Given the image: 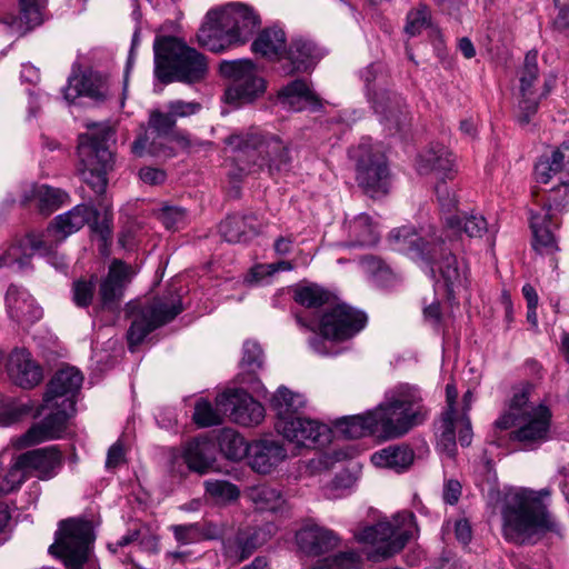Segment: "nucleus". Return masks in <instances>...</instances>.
Returning a JSON list of instances; mask_svg holds the SVG:
<instances>
[{"label": "nucleus", "mask_w": 569, "mask_h": 569, "mask_svg": "<svg viewBox=\"0 0 569 569\" xmlns=\"http://www.w3.org/2000/svg\"><path fill=\"white\" fill-rule=\"evenodd\" d=\"M93 540L91 521L69 518L60 521L56 541L50 546L49 551L61 558L69 569H81L88 559Z\"/></svg>", "instance_id": "obj_12"}, {"label": "nucleus", "mask_w": 569, "mask_h": 569, "mask_svg": "<svg viewBox=\"0 0 569 569\" xmlns=\"http://www.w3.org/2000/svg\"><path fill=\"white\" fill-rule=\"evenodd\" d=\"M28 478V470L24 463H19V456H17L6 473H0V496L18 490Z\"/></svg>", "instance_id": "obj_42"}, {"label": "nucleus", "mask_w": 569, "mask_h": 569, "mask_svg": "<svg viewBox=\"0 0 569 569\" xmlns=\"http://www.w3.org/2000/svg\"><path fill=\"white\" fill-rule=\"evenodd\" d=\"M436 194L443 213V218L446 216L455 214L453 210L457 207V198L455 192L447 186L446 180H440L436 184Z\"/></svg>", "instance_id": "obj_55"}, {"label": "nucleus", "mask_w": 569, "mask_h": 569, "mask_svg": "<svg viewBox=\"0 0 569 569\" xmlns=\"http://www.w3.org/2000/svg\"><path fill=\"white\" fill-rule=\"evenodd\" d=\"M19 463H24L29 476L40 480L54 478L63 465V455L58 446H48L19 455Z\"/></svg>", "instance_id": "obj_22"}, {"label": "nucleus", "mask_w": 569, "mask_h": 569, "mask_svg": "<svg viewBox=\"0 0 569 569\" xmlns=\"http://www.w3.org/2000/svg\"><path fill=\"white\" fill-rule=\"evenodd\" d=\"M82 382L83 376L77 368L59 369L48 382L41 406L42 410H50V413L17 438L13 446L22 449L60 438L67 429L68 420L76 412V397Z\"/></svg>", "instance_id": "obj_4"}, {"label": "nucleus", "mask_w": 569, "mask_h": 569, "mask_svg": "<svg viewBox=\"0 0 569 569\" xmlns=\"http://www.w3.org/2000/svg\"><path fill=\"white\" fill-rule=\"evenodd\" d=\"M279 99L293 110L302 109V103H315L317 97L302 79H296L279 91Z\"/></svg>", "instance_id": "obj_39"}, {"label": "nucleus", "mask_w": 569, "mask_h": 569, "mask_svg": "<svg viewBox=\"0 0 569 569\" xmlns=\"http://www.w3.org/2000/svg\"><path fill=\"white\" fill-rule=\"evenodd\" d=\"M565 156L561 150L552 151L550 157H541L535 166V177L539 183H548L552 176L560 172Z\"/></svg>", "instance_id": "obj_43"}, {"label": "nucleus", "mask_w": 569, "mask_h": 569, "mask_svg": "<svg viewBox=\"0 0 569 569\" xmlns=\"http://www.w3.org/2000/svg\"><path fill=\"white\" fill-rule=\"evenodd\" d=\"M276 429L297 447H323L331 441V430L327 425L302 416L277 421Z\"/></svg>", "instance_id": "obj_16"}, {"label": "nucleus", "mask_w": 569, "mask_h": 569, "mask_svg": "<svg viewBox=\"0 0 569 569\" xmlns=\"http://www.w3.org/2000/svg\"><path fill=\"white\" fill-rule=\"evenodd\" d=\"M551 490L521 488L505 497L501 532L515 545H535L547 533L560 535L561 525L549 510Z\"/></svg>", "instance_id": "obj_2"}, {"label": "nucleus", "mask_w": 569, "mask_h": 569, "mask_svg": "<svg viewBox=\"0 0 569 569\" xmlns=\"http://www.w3.org/2000/svg\"><path fill=\"white\" fill-rule=\"evenodd\" d=\"M97 287V277L91 276L89 279L80 278L72 284V301L79 308L89 307L94 297Z\"/></svg>", "instance_id": "obj_46"}, {"label": "nucleus", "mask_w": 569, "mask_h": 569, "mask_svg": "<svg viewBox=\"0 0 569 569\" xmlns=\"http://www.w3.org/2000/svg\"><path fill=\"white\" fill-rule=\"evenodd\" d=\"M7 369L13 382L29 389L42 380V370L26 349H14L8 359Z\"/></svg>", "instance_id": "obj_30"}, {"label": "nucleus", "mask_w": 569, "mask_h": 569, "mask_svg": "<svg viewBox=\"0 0 569 569\" xmlns=\"http://www.w3.org/2000/svg\"><path fill=\"white\" fill-rule=\"evenodd\" d=\"M169 113L177 121L178 118H186L198 113L201 104L196 101L173 100L167 104Z\"/></svg>", "instance_id": "obj_57"}, {"label": "nucleus", "mask_w": 569, "mask_h": 569, "mask_svg": "<svg viewBox=\"0 0 569 569\" xmlns=\"http://www.w3.org/2000/svg\"><path fill=\"white\" fill-rule=\"evenodd\" d=\"M287 449L280 441L260 439L249 445L247 459L252 470L268 475L287 458Z\"/></svg>", "instance_id": "obj_25"}, {"label": "nucleus", "mask_w": 569, "mask_h": 569, "mask_svg": "<svg viewBox=\"0 0 569 569\" xmlns=\"http://www.w3.org/2000/svg\"><path fill=\"white\" fill-rule=\"evenodd\" d=\"M262 350L256 341L248 340L243 343V357L241 365L250 371H256L262 366Z\"/></svg>", "instance_id": "obj_54"}, {"label": "nucleus", "mask_w": 569, "mask_h": 569, "mask_svg": "<svg viewBox=\"0 0 569 569\" xmlns=\"http://www.w3.org/2000/svg\"><path fill=\"white\" fill-rule=\"evenodd\" d=\"M218 403L229 412L233 422L251 427L259 425L264 418V408L246 391H234L218 398Z\"/></svg>", "instance_id": "obj_21"}, {"label": "nucleus", "mask_w": 569, "mask_h": 569, "mask_svg": "<svg viewBox=\"0 0 569 569\" xmlns=\"http://www.w3.org/2000/svg\"><path fill=\"white\" fill-rule=\"evenodd\" d=\"M456 429H458V440L462 447H468L472 440L471 422L467 415L456 417Z\"/></svg>", "instance_id": "obj_60"}, {"label": "nucleus", "mask_w": 569, "mask_h": 569, "mask_svg": "<svg viewBox=\"0 0 569 569\" xmlns=\"http://www.w3.org/2000/svg\"><path fill=\"white\" fill-rule=\"evenodd\" d=\"M329 299L328 292L318 286H307L296 291L295 300L307 308H317Z\"/></svg>", "instance_id": "obj_51"}, {"label": "nucleus", "mask_w": 569, "mask_h": 569, "mask_svg": "<svg viewBox=\"0 0 569 569\" xmlns=\"http://www.w3.org/2000/svg\"><path fill=\"white\" fill-rule=\"evenodd\" d=\"M219 71L229 81L224 91L228 103H250L266 91V80L250 59L224 60L220 63Z\"/></svg>", "instance_id": "obj_13"}, {"label": "nucleus", "mask_w": 569, "mask_h": 569, "mask_svg": "<svg viewBox=\"0 0 569 569\" xmlns=\"http://www.w3.org/2000/svg\"><path fill=\"white\" fill-rule=\"evenodd\" d=\"M431 21V12L427 4L420 3L417 8L411 9L407 13V22L405 31L410 37H416L426 29Z\"/></svg>", "instance_id": "obj_45"}, {"label": "nucleus", "mask_w": 569, "mask_h": 569, "mask_svg": "<svg viewBox=\"0 0 569 569\" xmlns=\"http://www.w3.org/2000/svg\"><path fill=\"white\" fill-rule=\"evenodd\" d=\"M153 51L154 76L164 84L174 81L193 84L207 77V58L177 37H157Z\"/></svg>", "instance_id": "obj_7"}, {"label": "nucleus", "mask_w": 569, "mask_h": 569, "mask_svg": "<svg viewBox=\"0 0 569 569\" xmlns=\"http://www.w3.org/2000/svg\"><path fill=\"white\" fill-rule=\"evenodd\" d=\"M420 173L433 172L439 180L453 179L455 158L451 151L443 146H435L419 158Z\"/></svg>", "instance_id": "obj_34"}, {"label": "nucleus", "mask_w": 569, "mask_h": 569, "mask_svg": "<svg viewBox=\"0 0 569 569\" xmlns=\"http://www.w3.org/2000/svg\"><path fill=\"white\" fill-rule=\"evenodd\" d=\"M221 236L230 243L248 242L261 231L257 217L250 214L228 216L219 227Z\"/></svg>", "instance_id": "obj_33"}, {"label": "nucleus", "mask_w": 569, "mask_h": 569, "mask_svg": "<svg viewBox=\"0 0 569 569\" xmlns=\"http://www.w3.org/2000/svg\"><path fill=\"white\" fill-rule=\"evenodd\" d=\"M320 53L313 42L303 38H295L286 49L281 63V72L291 76L307 72L316 66Z\"/></svg>", "instance_id": "obj_27"}, {"label": "nucleus", "mask_w": 569, "mask_h": 569, "mask_svg": "<svg viewBox=\"0 0 569 569\" xmlns=\"http://www.w3.org/2000/svg\"><path fill=\"white\" fill-rule=\"evenodd\" d=\"M260 24V17L252 8L232 3L207 13L206 22L197 32V40L201 47L219 53L246 43Z\"/></svg>", "instance_id": "obj_6"}, {"label": "nucleus", "mask_w": 569, "mask_h": 569, "mask_svg": "<svg viewBox=\"0 0 569 569\" xmlns=\"http://www.w3.org/2000/svg\"><path fill=\"white\" fill-rule=\"evenodd\" d=\"M550 410L539 405L531 410L525 409L518 422V429L512 432V439L531 443L546 439L550 427Z\"/></svg>", "instance_id": "obj_26"}, {"label": "nucleus", "mask_w": 569, "mask_h": 569, "mask_svg": "<svg viewBox=\"0 0 569 569\" xmlns=\"http://www.w3.org/2000/svg\"><path fill=\"white\" fill-rule=\"evenodd\" d=\"M560 208L545 203L531 211L530 227L533 233V248L541 254H552L559 250L555 231L560 227Z\"/></svg>", "instance_id": "obj_17"}, {"label": "nucleus", "mask_w": 569, "mask_h": 569, "mask_svg": "<svg viewBox=\"0 0 569 569\" xmlns=\"http://www.w3.org/2000/svg\"><path fill=\"white\" fill-rule=\"evenodd\" d=\"M19 4L21 20H23L29 28L42 23L43 9L46 8L47 0H19Z\"/></svg>", "instance_id": "obj_50"}, {"label": "nucleus", "mask_w": 569, "mask_h": 569, "mask_svg": "<svg viewBox=\"0 0 569 569\" xmlns=\"http://www.w3.org/2000/svg\"><path fill=\"white\" fill-rule=\"evenodd\" d=\"M172 532L176 540L181 545L200 542L198 522L173 526Z\"/></svg>", "instance_id": "obj_59"}, {"label": "nucleus", "mask_w": 569, "mask_h": 569, "mask_svg": "<svg viewBox=\"0 0 569 569\" xmlns=\"http://www.w3.org/2000/svg\"><path fill=\"white\" fill-rule=\"evenodd\" d=\"M350 246L369 247L379 240V234L368 214H360L349 224Z\"/></svg>", "instance_id": "obj_40"}, {"label": "nucleus", "mask_w": 569, "mask_h": 569, "mask_svg": "<svg viewBox=\"0 0 569 569\" xmlns=\"http://www.w3.org/2000/svg\"><path fill=\"white\" fill-rule=\"evenodd\" d=\"M430 415L421 389L399 383L385 393V399L366 415L346 417L339 421L341 432L351 439L373 436L383 440L406 436L423 425Z\"/></svg>", "instance_id": "obj_1"}, {"label": "nucleus", "mask_w": 569, "mask_h": 569, "mask_svg": "<svg viewBox=\"0 0 569 569\" xmlns=\"http://www.w3.org/2000/svg\"><path fill=\"white\" fill-rule=\"evenodd\" d=\"M226 144L234 154L239 172H230L234 179L268 169L270 176L287 172L291 157L288 146L276 134L260 129L233 133L226 138Z\"/></svg>", "instance_id": "obj_5"}, {"label": "nucleus", "mask_w": 569, "mask_h": 569, "mask_svg": "<svg viewBox=\"0 0 569 569\" xmlns=\"http://www.w3.org/2000/svg\"><path fill=\"white\" fill-rule=\"evenodd\" d=\"M390 241L396 250L421 260L429 266L437 282L442 281L448 298L465 283V272L460 270L456 256L446 246L442 233L435 226L428 224L416 230L401 227L390 232Z\"/></svg>", "instance_id": "obj_3"}, {"label": "nucleus", "mask_w": 569, "mask_h": 569, "mask_svg": "<svg viewBox=\"0 0 569 569\" xmlns=\"http://www.w3.org/2000/svg\"><path fill=\"white\" fill-rule=\"evenodd\" d=\"M193 420L200 427H210L221 423L219 413L208 401H198L193 412Z\"/></svg>", "instance_id": "obj_53"}, {"label": "nucleus", "mask_w": 569, "mask_h": 569, "mask_svg": "<svg viewBox=\"0 0 569 569\" xmlns=\"http://www.w3.org/2000/svg\"><path fill=\"white\" fill-rule=\"evenodd\" d=\"M134 272L131 266L114 259L106 277L99 282L98 301L102 310L113 311L120 305L124 289L130 283Z\"/></svg>", "instance_id": "obj_19"}, {"label": "nucleus", "mask_w": 569, "mask_h": 569, "mask_svg": "<svg viewBox=\"0 0 569 569\" xmlns=\"http://www.w3.org/2000/svg\"><path fill=\"white\" fill-rule=\"evenodd\" d=\"M445 226L455 234L465 232L468 237H481L488 223L483 216L471 213L469 216L450 214L445 217Z\"/></svg>", "instance_id": "obj_38"}, {"label": "nucleus", "mask_w": 569, "mask_h": 569, "mask_svg": "<svg viewBox=\"0 0 569 569\" xmlns=\"http://www.w3.org/2000/svg\"><path fill=\"white\" fill-rule=\"evenodd\" d=\"M371 107L390 132H399L410 124V114L401 96L379 89L370 97Z\"/></svg>", "instance_id": "obj_18"}, {"label": "nucleus", "mask_w": 569, "mask_h": 569, "mask_svg": "<svg viewBox=\"0 0 569 569\" xmlns=\"http://www.w3.org/2000/svg\"><path fill=\"white\" fill-rule=\"evenodd\" d=\"M124 461V449L120 441L113 443L107 455L106 467L116 468Z\"/></svg>", "instance_id": "obj_63"}, {"label": "nucleus", "mask_w": 569, "mask_h": 569, "mask_svg": "<svg viewBox=\"0 0 569 569\" xmlns=\"http://www.w3.org/2000/svg\"><path fill=\"white\" fill-rule=\"evenodd\" d=\"M206 495L217 503H226L239 497V489L236 485L226 480H206Z\"/></svg>", "instance_id": "obj_44"}, {"label": "nucleus", "mask_w": 569, "mask_h": 569, "mask_svg": "<svg viewBox=\"0 0 569 569\" xmlns=\"http://www.w3.org/2000/svg\"><path fill=\"white\" fill-rule=\"evenodd\" d=\"M461 495V485L459 481L450 479L445 483L443 500L449 505L458 502Z\"/></svg>", "instance_id": "obj_64"}, {"label": "nucleus", "mask_w": 569, "mask_h": 569, "mask_svg": "<svg viewBox=\"0 0 569 569\" xmlns=\"http://www.w3.org/2000/svg\"><path fill=\"white\" fill-rule=\"evenodd\" d=\"M159 219L169 230L180 228L186 220V211L178 207H164L159 213Z\"/></svg>", "instance_id": "obj_58"}, {"label": "nucleus", "mask_w": 569, "mask_h": 569, "mask_svg": "<svg viewBox=\"0 0 569 569\" xmlns=\"http://www.w3.org/2000/svg\"><path fill=\"white\" fill-rule=\"evenodd\" d=\"M182 458L189 470L199 475L209 473L216 463L214 442L207 438H196L184 446Z\"/></svg>", "instance_id": "obj_32"}, {"label": "nucleus", "mask_w": 569, "mask_h": 569, "mask_svg": "<svg viewBox=\"0 0 569 569\" xmlns=\"http://www.w3.org/2000/svg\"><path fill=\"white\" fill-rule=\"evenodd\" d=\"M413 451L405 445L389 446L372 455V462L382 468L401 472L413 461Z\"/></svg>", "instance_id": "obj_36"}, {"label": "nucleus", "mask_w": 569, "mask_h": 569, "mask_svg": "<svg viewBox=\"0 0 569 569\" xmlns=\"http://www.w3.org/2000/svg\"><path fill=\"white\" fill-rule=\"evenodd\" d=\"M366 323V313L351 306L339 303L329 307L319 320L320 336L313 335L310 338V347L317 353L328 356L327 340L346 341L359 333Z\"/></svg>", "instance_id": "obj_11"}, {"label": "nucleus", "mask_w": 569, "mask_h": 569, "mask_svg": "<svg viewBox=\"0 0 569 569\" xmlns=\"http://www.w3.org/2000/svg\"><path fill=\"white\" fill-rule=\"evenodd\" d=\"M20 247L12 246L3 256L0 257V268L9 267L16 270H23L30 264V256L20 254Z\"/></svg>", "instance_id": "obj_56"}, {"label": "nucleus", "mask_w": 569, "mask_h": 569, "mask_svg": "<svg viewBox=\"0 0 569 569\" xmlns=\"http://www.w3.org/2000/svg\"><path fill=\"white\" fill-rule=\"evenodd\" d=\"M440 429L439 446L448 456L453 457L456 453V417H452V412L442 413Z\"/></svg>", "instance_id": "obj_49"}, {"label": "nucleus", "mask_w": 569, "mask_h": 569, "mask_svg": "<svg viewBox=\"0 0 569 569\" xmlns=\"http://www.w3.org/2000/svg\"><path fill=\"white\" fill-rule=\"evenodd\" d=\"M88 132L79 136L78 157L82 180L97 193L106 191L107 174L113 168V153L109 141L113 130L109 123H87Z\"/></svg>", "instance_id": "obj_8"}, {"label": "nucleus", "mask_w": 569, "mask_h": 569, "mask_svg": "<svg viewBox=\"0 0 569 569\" xmlns=\"http://www.w3.org/2000/svg\"><path fill=\"white\" fill-rule=\"evenodd\" d=\"M140 179L148 184H160L166 180V172L158 168L146 167L139 172Z\"/></svg>", "instance_id": "obj_62"}, {"label": "nucleus", "mask_w": 569, "mask_h": 569, "mask_svg": "<svg viewBox=\"0 0 569 569\" xmlns=\"http://www.w3.org/2000/svg\"><path fill=\"white\" fill-rule=\"evenodd\" d=\"M98 212L93 207L78 204L68 212L57 216L48 226L44 238L54 241L56 246L72 233L79 231L92 218H97Z\"/></svg>", "instance_id": "obj_23"}, {"label": "nucleus", "mask_w": 569, "mask_h": 569, "mask_svg": "<svg viewBox=\"0 0 569 569\" xmlns=\"http://www.w3.org/2000/svg\"><path fill=\"white\" fill-rule=\"evenodd\" d=\"M63 94L64 99L70 102L83 96L97 103H103L112 97L108 78L91 70L80 76L70 77Z\"/></svg>", "instance_id": "obj_20"}, {"label": "nucleus", "mask_w": 569, "mask_h": 569, "mask_svg": "<svg viewBox=\"0 0 569 569\" xmlns=\"http://www.w3.org/2000/svg\"><path fill=\"white\" fill-rule=\"evenodd\" d=\"M359 561L357 552L349 550L336 555L333 558L322 560L319 566L312 569H349L356 566Z\"/></svg>", "instance_id": "obj_52"}, {"label": "nucleus", "mask_w": 569, "mask_h": 569, "mask_svg": "<svg viewBox=\"0 0 569 569\" xmlns=\"http://www.w3.org/2000/svg\"><path fill=\"white\" fill-rule=\"evenodd\" d=\"M40 209L43 212L51 213L68 200V193L59 188L42 186L38 190Z\"/></svg>", "instance_id": "obj_48"}, {"label": "nucleus", "mask_w": 569, "mask_h": 569, "mask_svg": "<svg viewBox=\"0 0 569 569\" xmlns=\"http://www.w3.org/2000/svg\"><path fill=\"white\" fill-rule=\"evenodd\" d=\"M356 161V180L370 197L386 194L389 189V170L386 157L369 143H361L350 151Z\"/></svg>", "instance_id": "obj_14"}, {"label": "nucleus", "mask_w": 569, "mask_h": 569, "mask_svg": "<svg viewBox=\"0 0 569 569\" xmlns=\"http://www.w3.org/2000/svg\"><path fill=\"white\" fill-rule=\"evenodd\" d=\"M416 517L410 511L397 513L391 520L365 527L356 538L369 543L367 557L371 561H382L401 551L417 531Z\"/></svg>", "instance_id": "obj_10"}, {"label": "nucleus", "mask_w": 569, "mask_h": 569, "mask_svg": "<svg viewBox=\"0 0 569 569\" xmlns=\"http://www.w3.org/2000/svg\"><path fill=\"white\" fill-rule=\"evenodd\" d=\"M6 303L10 318L21 325H31L42 317V309L23 288L11 284L6 295Z\"/></svg>", "instance_id": "obj_29"}, {"label": "nucleus", "mask_w": 569, "mask_h": 569, "mask_svg": "<svg viewBox=\"0 0 569 569\" xmlns=\"http://www.w3.org/2000/svg\"><path fill=\"white\" fill-rule=\"evenodd\" d=\"M264 542L266 533L261 529L246 528L238 530L223 539V555L234 562H241Z\"/></svg>", "instance_id": "obj_28"}, {"label": "nucleus", "mask_w": 569, "mask_h": 569, "mask_svg": "<svg viewBox=\"0 0 569 569\" xmlns=\"http://www.w3.org/2000/svg\"><path fill=\"white\" fill-rule=\"evenodd\" d=\"M538 74L537 53L529 52L525 58L523 68L520 74L521 100L519 101L518 121L521 124L529 123L531 117L538 110L539 97L532 89Z\"/></svg>", "instance_id": "obj_24"}, {"label": "nucleus", "mask_w": 569, "mask_h": 569, "mask_svg": "<svg viewBox=\"0 0 569 569\" xmlns=\"http://www.w3.org/2000/svg\"><path fill=\"white\" fill-rule=\"evenodd\" d=\"M54 241L51 239H44L43 234L30 233L26 238V246L29 247L34 252H40L41 254L50 256V262L56 268H64L67 263L63 258L58 260L57 253L53 252Z\"/></svg>", "instance_id": "obj_47"}, {"label": "nucleus", "mask_w": 569, "mask_h": 569, "mask_svg": "<svg viewBox=\"0 0 569 569\" xmlns=\"http://www.w3.org/2000/svg\"><path fill=\"white\" fill-rule=\"evenodd\" d=\"M251 49L269 60H283L286 52V34L280 28L262 30L252 42Z\"/></svg>", "instance_id": "obj_35"}, {"label": "nucleus", "mask_w": 569, "mask_h": 569, "mask_svg": "<svg viewBox=\"0 0 569 569\" xmlns=\"http://www.w3.org/2000/svg\"><path fill=\"white\" fill-rule=\"evenodd\" d=\"M128 308L131 325L127 332V340L131 351L150 332L172 321L183 310L181 297L174 290L130 302Z\"/></svg>", "instance_id": "obj_9"}, {"label": "nucleus", "mask_w": 569, "mask_h": 569, "mask_svg": "<svg viewBox=\"0 0 569 569\" xmlns=\"http://www.w3.org/2000/svg\"><path fill=\"white\" fill-rule=\"evenodd\" d=\"M176 126L173 117L167 112L152 111L149 116L148 128H141L131 144L134 157H171L172 149L168 142L172 140V131Z\"/></svg>", "instance_id": "obj_15"}, {"label": "nucleus", "mask_w": 569, "mask_h": 569, "mask_svg": "<svg viewBox=\"0 0 569 569\" xmlns=\"http://www.w3.org/2000/svg\"><path fill=\"white\" fill-rule=\"evenodd\" d=\"M361 266L366 272L373 277L389 273V269L385 266V263L379 258L373 256L363 257L361 259Z\"/></svg>", "instance_id": "obj_61"}, {"label": "nucleus", "mask_w": 569, "mask_h": 569, "mask_svg": "<svg viewBox=\"0 0 569 569\" xmlns=\"http://www.w3.org/2000/svg\"><path fill=\"white\" fill-rule=\"evenodd\" d=\"M218 445L222 455L233 461L247 457L249 445L244 438L232 429H222L218 436Z\"/></svg>", "instance_id": "obj_41"}, {"label": "nucleus", "mask_w": 569, "mask_h": 569, "mask_svg": "<svg viewBox=\"0 0 569 569\" xmlns=\"http://www.w3.org/2000/svg\"><path fill=\"white\" fill-rule=\"evenodd\" d=\"M271 403L277 412V421H284L300 416L299 412L305 408L306 400L302 395L295 393L288 388L282 387L272 397Z\"/></svg>", "instance_id": "obj_37"}, {"label": "nucleus", "mask_w": 569, "mask_h": 569, "mask_svg": "<svg viewBox=\"0 0 569 569\" xmlns=\"http://www.w3.org/2000/svg\"><path fill=\"white\" fill-rule=\"evenodd\" d=\"M297 543L307 555L319 556L336 549L340 539L331 529L317 525L306 526L297 532Z\"/></svg>", "instance_id": "obj_31"}]
</instances>
